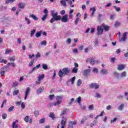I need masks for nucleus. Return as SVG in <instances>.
Listing matches in <instances>:
<instances>
[{
	"instance_id": "nucleus-1",
	"label": "nucleus",
	"mask_w": 128,
	"mask_h": 128,
	"mask_svg": "<svg viewBox=\"0 0 128 128\" xmlns=\"http://www.w3.org/2000/svg\"><path fill=\"white\" fill-rule=\"evenodd\" d=\"M51 14L52 18L50 20V24H52L53 22H58V20H61L62 22H68V14H66L62 18V16L60 15H58V12H55L54 10H52Z\"/></svg>"
},
{
	"instance_id": "nucleus-2",
	"label": "nucleus",
	"mask_w": 128,
	"mask_h": 128,
	"mask_svg": "<svg viewBox=\"0 0 128 128\" xmlns=\"http://www.w3.org/2000/svg\"><path fill=\"white\" fill-rule=\"evenodd\" d=\"M70 70L68 68H65L62 70L60 69L58 74L60 78H62L64 76H68L70 74Z\"/></svg>"
},
{
	"instance_id": "nucleus-3",
	"label": "nucleus",
	"mask_w": 128,
	"mask_h": 128,
	"mask_svg": "<svg viewBox=\"0 0 128 128\" xmlns=\"http://www.w3.org/2000/svg\"><path fill=\"white\" fill-rule=\"evenodd\" d=\"M86 64H88L90 62V64H92V66H94V62H96V60L94 58H88L86 60Z\"/></svg>"
},
{
	"instance_id": "nucleus-4",
	"label": "nucleus",
	"mask_w": 128,
	"mask_h": 128,
	"mask_svg": "<svg viewBox=\"0 0 128 128\" xmlns=\"http://www.w3.org/2000/svg\"><path fill=\"white\" fill-rule=\"evenodd\" d=\"M90 88H95V90H98L100 88V85L96 83H92L90 85Z\"/></svg>"
},
{
	"instance_id": "nucleus-5",
	"label": "nucleus",
	"mask_w": 128,
	"mask_h": 128,
	"mask_svg": "<svg viewBox=\"0 0 128 128\" xmlns=\"http://www.w3.org/2000/svg\"><path fill=\"white\" fill-rule=\"evenodd\" d=\"M97 34L98 36L100 34H102V32H104V28H102V26H98L97 28Z\"/></svg>"
},
{
	"instance_id": "nucleus-6",
	"label": "nucleus",
	"mask_w": 128,
	"mask_h": 128,
	"mask_svg": "<svg viewBox=\"0 0 128 128\" xmlns=\"http://www.w3.org/2000/svg\"><path fill=\"white\" fill-rule=\"evenodd\" d=\"M30 88L28 87L26 89L25 92V96H24V100H26L28 98V94H30Z\"/></svg>"
},
{
	"instance_id": "nucleus-7",
	"label": "nucleus",
	"mask_w": 128,
	"mask_h": 128,
	"mask_svg": "<svg viewBox=\"0 0 128 128\" xmlns=\"http://www.w3.org/2000/svg\"><path fill=\"white\" fill-rule=\"evenodd\" d=\"M91 71L92 70L90 69L84 70L83 76H86L88 74H89Z\"/></svg>"
},
{
	"instance_id": "nucleus-8",
	"label": "nucleus",
	"mask_w": 128,
	"mask_h": 128,
	"mask_svg": "<svg viewBox=\"0 0 128 128\" xmlns=\"http://www.w3.org/2000/svg\"><path fill=\"white\" fill-rule=\"evenodd\" d=\"M124 68H126L124 64H120L118 65V70H124Z\"/></svg>"
},
{
	"instance_id": "nucleus-9",
	"label": "nucleus",
	"mask_w": 128,
	"mask_h": 128,
	"mask_svg": "<svg viewBox=\"0 0 128 128\" xmlns=\"http://www.w3.org/2000/svg\"><path fill=\"white\" fill-rule=\"evenodd\" d=\"M114 78L116 80H120V73L116 72L114 74Z\"/></svg>"
},
{
	"instance_id": "nucleus-10",
	"label": "nucleus",
	"mask_w": 128,
	"mask_h": 128,
	"mask_svg": "<svg viewBox=\"0 0 128 128\" xmlns=\"http://www.w3.org/2000/svg\"><path fill=\"white\" fill-rule=\"evenodd\" d=\"M100 74H108V70H106V69H102L100 70Z\"/></svg>"
},
{
	"instance_id": "nucleus-11",
	"label": "nucleus",
	"mask_w": 128,
	"mask_h": 128,
	"mask_svg": "<svg viewBox=\"0 0 128 128\" xmlns=\"http://www.w3.org/2000/svg\"><path fill=\"white\" fill-rule=\"evenodd\" d=\"M26 6V4L20 2L18 4V8H24V6Z\"/></svg>"
},
{
	"instance_id": "nucleus-12",
	"label": "nucleus",
	"mask_w": 128,
	"mask_h": 128,
	"mask_svg": "<svg viewBox=\"0 0 128 128\" xmlns=\"http://www.w3.org/2000/svg\"><path fill=\"white\" fill-rule=\"evenodd\" d=\"M16 122H18V120H16L15 122H13L12 125V128H18V124H16Z\"/></svg>"
},
{
	"instance_id": "nucleus-13",
	"label": "nucleus",
	"mask_w": 128,
	"mask_h": 128,
	"mask_svg": "<svg viewBox=\"0 0 128 128\" xmlns=\"http://www.w3.org/2000/svg\"><path fill=\"white\" fill-rule=\"evenodd\" d=\"M44 86H40L38 90H37V94H40L44 92Z\"/></svg>"
},
{
	"instance_id": "nucleus-14",
	"label": "nucleus",
	"mask_w": 128,
	"mask_h": 128,
	"mask_svg": "<svg viewBox=\"0 0 128 128\" xmlns=\"http://www.w3.org/2000/svg\"><path fill=\"white\" fill-rule=\"evenodd\" d=\"M30 18H32L34 20H38V18L36 17V16H34V14H30Z\"/></svg>"
},
{
	"instance_id": "nucleus-15",
	"label": "nucleus",
	"mask_w": 128,
	"mask_h": 128,
	"mask_svg": "<svg viewBox=\"0 0 128 128\" xmlns=\"http://www.w3.org/2000/svg\"><path fill=\"white\" fill-rule=\"evenodd\" d=\"M66 0H62L60 2L63 6H66Z\"/></svg>"
},
{
	"instance_id": "nucleus-16",
	"label": "nucleus",
	"mask_w": 128,
	"mask_h": 128,
	"mask_svg": "<svg viewBox=\"0 0 128 128\" xmlns=\"http://www.w3.org/2000/svg\"><path fill=\"white\" fill-rule=\"evenodd\" d=\"M126 32H125L124 34H123V36L122 38V40H123V42H124L126 40Z\"/></svg>"
},
{
	"instance_id": "nucleus-17",
	"label": "nucleus",
	"mask_w": 128,
	"mask_h": 128,
	"mask_svg": "<svg viewBox=\"0 0 128 128\" xmlns=\"http://www.w3.org/2000/svg\"><path fill=\"white\" fill-rule=\"evenodd\" d=\"M124 104H122L118 108V110H124Z\"/></svg>"
},
{
	"instance_id": "nucleus-18",
	"label": "nucleus",
	"mask_w": 128,
	"mask_h": 128,
	"mask_svg": "<svg viewBox=\"0 0 128 128\" xmlns=\"http://www.w3.org/2000/svg\"><path fill=\"white\" fill-rule=\"evenodd\" d=\"M35 36H36V38H40V36H42V31L37 32L35 34Z\"/></svg>"
},
{
	"instance_id": "nucleus-19",
	"label": "nucleus",
	"mask_w": 128,
	"mask_h": 128,
	"mask_svg": "<svg viewBox=\"0 0 128 128\" xmlns=\"http://www.w3.org/2000/svg\"><path fill=\"white\" fill-rule=\"evenodd\" d=\"M102 26H103L106 32H108V30H110L109 26H108L106 25H104V24H102Z\"/></svg>"
},
{
	"instance_id": "nucleus-20",
	"label": "nucleus",
	"mask_w": 128,
	"mask_h": 128,
	"mask_svg": "<svg viewBox=\"0 0 128 128\" xmlns=\"http://www.w3.org/2000/svg\"><path fill=\"white\" fill-rule=\"evenodd\" d=\"M126 72L124 71L121 74V78H126Z\"/></svg>"
},
{
	"instance_id": "nucleus-21",
	"label": "nucleus",
	"mask_w": 128,
	"mask_h": 128,
	"mask_svg": "<svg viewBox=\"0 0 128 128\" xmlns=\"http://www.w3.org/2000/svg\"><path fill=\"white\" fill-rule=\"evenodd\" d=\"M62 104V100H58L56 102H55L54 104V106H58Z\"/></svg>"
},
{
	"instance_id": "nucleus-22",
	"label": "nucleus",
	"mask_w": 128,
	"mask_h": 128,
	"mask_svg": "<svg viewBox=\"0 0 128 128\" xmlns=\"http://www.w3.org/2000/svg\"><path fill=\"white\" fill-rule=\"evenodd\" d=\"M42 68H44V70H48V65L46 64H42Z\"/></svg>"
},
{
	"instance_id": "nucleus-23",
	"label": "nucleus",
	"mask_w": 128,
	"mask_h": 128,
	"mask_svg": "<svg viewBox=\"0 0 128 128\" xmlns=\"http://www.w3.org/2000/svg\"><path fill=\"white\" fill-rule=\"evenodd\" d=\"M25 20L27 24H30V20L27 17H25Z\"/></svg>"
},
{
	"instance_id": "nucleus-24",
	"label": "nucleus",
	"mask_w": 128,
	"mask_h": 128,
	"mask_svg": "<svg viewBox=\"0 0 128 128\" xmlns=\"http://www.w3.org/2000/svg\"><path fill=\"white\" fill-rule=\"evenodd\" d=\"M8 60L10 62H14V60H16V56H13L12 57H10L8 58Z\"/></svg>"
},
{
	"instance_id": "nucleus-25",
	"label": "nucleus",
	"mask_w": 128,
	"mask_h": 128,
	"mask_svg": "<svg viewBox=\"0 0 128 128\" xmlns=\"http://www.w3.org/2000/svg\"><path fill=\"white\" fill-rule=\"evenodd\" d=\"M36 29H34L30 31V36L32 38V36L36 34Z\"/></svg>"
},
{
	"instance_id": "nucleus-26",
	"label": "nucleus",
	"mask_w": 128,
	"mask_h": 128,
	"mask_svg": "<svg viewBox=\"0 0 128 128\" xmlns=\"http://www.w3.org/2000/svg\"><path fill=\"white\" fill-rule=\"evenodd\" d=\"M43 78H44V74H42L41 76H40L38 78V80H43Z\"/></svg>"
},
{
	"instance_id": "nucleus-27",
	"label": "nucleus",
	"mask_w": 128,
	"mask_h": 128,
	"mask_svg": "<svg viewBox=\"0 0 128 128\" xmlns=\"http://www.w3.org/2000/svg\"><path fill=\"white\" fill-rule=\"evenodd\" d=\"M3 70H4V72H8V70H10V67L6 66H4L3 68Z\"/></svg>"
},
{
	"instance_id": "nucleus-28",
	"label": "nucleus",
	"mask_w": 128,
	"mask_h": 128,
	"mask_svg": "<svg viewBox=\"0 0 128 128\" xmlns=\"http://www.w3.org/2000/svg\"><path fill=\"white\" fill-rule=\"evenodd\" d=\"M20 90H14L13 92V96H18V94H19Z\"/></svg>"
},
{
	"instance_id": "nucleus-29",
	"label": "nucleus",
	"mask_w": 128,
	"mask_h": 128,
	"mask_svg": "<svg viewBox=\"0 0 128 128\" xmlns=\"http://www.w3.org/2000/svg\"><path fill=\"white\" fill-rule=\"evenodd\" d=\"M78 69L77 68H74L72 70V72H73L74 74H76V72H78Z\"/></svg>"
},
{
	"instance_id": "nucleus-30",
	"label": "nucleus",
	"mask_w": 128,
	"mask_h": 128,
	"mask_svg": "<svg viewBox=\"0 0 128 128\" xmlns=\"http://www.w3.org/2000/svg\"><path fill=\"white\" fill-rule=\"evenodd\" d=\"M95 98H102V95L98 92H96L95 95Z\"/></svg>"
},
{
	"instance_id": "nucleus-31",
	"label": "nucleus",
	"mask_w": 128,
	"mask_h": 128,
	"mask_svg": "<svg viewBox=\"0 0 128 128\" xmlns=\"http://www.w3.org/2000/svg\"><path fill=\"white\" fill-rule=\"evenodd\" d=\"M82 84V80H80V79H79L77 82L78 86H80V84Z\"/></svg>"
},
{
	"instance_id": "nucleus-32",
	"label": "nucleus",
	"mask_w": 128,
	"mask_h": 128,
	"mask_svg": "<svg viewBox=\"0 0 128 128\" xmlns=\"http://www.w3.org/2000/svg\"><path fill=\"white\" fill-rule=\"evenodd\" d=\"M46 18H48V15H44L42 18V22H44V20H46Z\"/></svg>"
},
{
	"instance_id": "nucleus-33",
	"label": "nucleus",
	"mask_w": 128,
	"mask_h": 128,
	"mask_svg": "<svg viewBox=\"0 0 128 128\" xmlns=\"http://www.w3.org/2000/svg\"><path fill=\"white\" fill-rule=\"evenodd\" d=\"M49 98H50V100H54V98L56 97L54 96V94H52V95H50Z\"/></svg>"
},
{
	"instance_id": "nucleus-34",
	"label": "nucleus",
	"mask_w": 128,
	"mask_h": 128,
	"mask_svg": "<svg viewBox=\"0 0 128 128\" xmlns=\"http://www.w3.org/2000/svg\"><path fill=\"white\" fill-rule=\"evenodd\" d=\"M98 124L96 120L93 121L92 123L91 124L90 126H96Z\"/></svg>"
},
{
	"instance_id": "nucleus-35",
	"label": "nucleus",
	"mask_w": 128,
	"mask_h": 128,
	"mask_svg": "<svg viewBox=\"0 0 128 128\" xmlns=\"http://www.w3.org/2000/svg\"><path fill=\"white\" fill-rule=\"evenodd\" d=\"M66 122L64 121V119L62 120H61L62 126H64L66 125Z\"/></svg>"
},
{
	"instance_id": "nucleus-36",
	"label": "nucleus",
	"mask_w": 128,
	"mask_h": 128,
	"mask_svg": "<svg viewBox=\"0 0 128 128\" xmlns=\"http://www.w3.org/2000/svg\"><path fill=\"white\" fill-rule=\"evenodd\" d=\"M34 60H32L31 62L29 63V66H32L34 64Z\"/></svg>"
},
{
	"instance_id": "nucleus-37",
	"label": "nucleus",
	"mask_w": 128,
	"mask_h": 128,
	"mask_svg": "<svg viewBox=\"0 0 128 128\" xmlns=\"http://www.w3.org/2000/svg\"><path fill=\"white\" fill-rule=\"evenodd\" d=\"M94 46H98V40H96L94 41Z\"/></svg>"
},
{
	"instance_id": "nucleus-38",
	"label": "nucleus",
	"mask_w": 128,
	"mask_h": 128,
	"mask_svg": "<svg viewBox=\"0 0 128 128\" xmlns=\"http://www.w3.org/2000/svg\"><path fill=\"white\" fill-rule=\"evenodd\" d=\"M66 110H68V108H66L61 113V116H64V114H66Z\"/></svg>"
},
{
	"instance_id": "nucleus-39",
	"label": "nucleus",
	"mask_w": 128,
	"mask_h": 128,
	"mask_svg": "<svg viewBox=\"0 0 128 128\" xmlns=\"http://www.w3.org/2000/svg\"><path fill=\"white\" fill-rule=\"evenodd\" d=\"M49 116H50V118H52V120H54V114L52 112H51L50 114V115Z\"/></svg>"
},
{
	"instance_id": "nucleus-40",
	"label": "nucleus",
	"mask_w": 128,
	"mask_h": 128,
	"mask_svg": "<svg viewBox=\"0 0 128 128\" xmlns=\"http://www.w3.org/2000/svg\"><path fill=\"white\" fill-rule=\"evenodd\" d=\"M34 114L35 116H38V114H40V112H38V110L34 111Z\"/></svg>"
},
{
	"instance_id": "nucleus-41",
	"label": "nucleus",
	"mask_w": 128,
	"mask_h": 128,
	"mask_svg": "<svg viewBox=\"0 0 128 128\" xmlns=\"http://www.w3.org/2000/svg\"><path fill=\"white\" fill-rule=\"evenodd\" d=\"M6 116H7V115H6V113L3 114L2 115V118L3 120H6Z\"/></svg>"
},
{
	"instance_id": "nucleus-42",
	"label": "nucleus",
	"mask_w": 128,
	"mask_h": 128,
	"mask_svg": "<svg viewBox=\"0 0 128 128\" xmlns=\"http://www.w3.org/2000/svg\"><path fill=\"white\" fill-rule=\"evenodd\" d=\"M80 102H82V97L79 96L77 98V102H78V104H80Z\"/></svg>"
},
{
	"instance_id": "nucleus-43",
	"label": "nucleus",
	"mask_w": 128,
	"mask_h": 128,
	"mask_svg": "<svg viewBox=\"0 0 128 128\" xmlns=\"http://www.w3.org/2000/svg\"><path fill=\"white\" fill-rule=\"evenodd\" d=\"M74 80H76V76H74L71 79L72 84H74Z\"/></svg>"
},
{
	"instance_id": "nucleus-44",
	"label": "nucleus",
	"mask_w": 128,
	"mask_h": 128,
	"mask_svg": "<svg viewBox=\"0 0 128 128\" xmlns=\"http://www.w3.org/2000/svg\"><path fill=\"white\" fill-rule=\"evenodd\" d=\"M44 14H45V16H48V9L45 8L44 10Z\"/></svg>"
},
{
	"instance_id": "nucleus-45",
	"label": "nucleus",
	"mask_w": 128,
	"mask_h": 128,
	"mask_svg": "<svg viewBox=\"0 0 128 128\" xmlns=\"http://www.w3.org/2000/svg\"><path fill=\"white\" fill-rule=\"evenodd\" d=\"M62 96H56V100L58 101L60 100H62Z\"/></svg>"
},
{
	"instance_id": "nucleus-46",
	"label": "nucleus",
	"mask_w": 128,
	"mask_h": 128,
	"mask_svg": "<svg viewBox=\"0 0 128 128\" xmlns=\"http://www.w3.org/2000/svg\"><path fill=\"white\" fill-rule=\"evenodd\" d=\"M45 120H46V119L44 118L41 119L40 120V124H44Z\"/></svg>"
},
{
	"instance_id": "nucleus-47",
	"label": "nucleus",
	"mask_w": 128,
	"mask_h": 128,
	"mask_svg": "<svg viewBox=\"0 0 128 128\" xmlns=\"http://www.w3.org/2000/svg\"><path fill=\"white\" fill-rule=\"evenodd\" d=\"M24 122H28V116H26L24 119Z\"/></svg>"
},
{
	"instance_id": "nucleus-48",
	"label": "nucleus",
	"mask_w": 128,
	"mask_h": 128,
	"mask_svg": "<svg viewBox=\"0 0 128 128\" xmlns=\"http://www.w3.org/2000/svg\"><path fill=\"white\" fill-rule=\"evenodd\" d=\"M79 20H80V18H78V17L75 20L74 22H75L76 26L78 25V24Z\"/></svg>"
},
{
	"instance_id": "nucleus-49",
	"label": "nucleus",
	"mask_w": 128,
	"mask_h": 128,
	"mask_svg": "<svg viewBox=\"0 0 128 128\" xmlns=\"http://www.w3.org/2000/svg\"><path fill=\"white\" fill-rule=\"evenodd\" d=\"M14 108V106H12L11 107H10L8 110L9 112H12Z\"/></svg>"
},
{
	"instance_id": "nucleus-50",
	"label": "nucleus",
	"mask_w": 128,
	"mask_h": 128,
	"mask_svg": "<svg viewBox=\"0 0 128 128\" xmlns=\"http://www.w3.org/2000/svg\"><path fill=\"white\" fill-rule=\"evenodd\" d=\"M88 108L90 110H92L94 108V105H90L88 107Z\"/></svg>"
},
{
	"instance_id": "nucleus-51",
	"label": "nucleus",
	"mask_w": 128,
	"mask_h": 128,
	"mask_svg": "<svg viewBox=\"0 0 128 128\" xmlns=\"http://www.w3.org/2000/svg\"><path fill=\"white\" fill-rule=\"evenodd\" d=\"M74 102V98H72L70 100V101L69 102V104L70 105L72 104V102Z\"/></svg>"
},
{
	"instance_id": "nucleus-52",
	"label": "nucleus",
	"mask_w": 128,
	"mask_h": 128,
	"mask_svg": "<svg viewBox=\"0 0 128 128\" xmlns=\"http://www.w3.org/2000/svg\"><path fill=\"white\" fill-rule=\"evenodd\" d=\"M41 44L42 46H46V40H43L42 42H41Z\"/></svg>"
},
{
	"instance_id": "nucleus-53",
	"label": "nucleus",
	"mask_w": 128,
	"mask_h": 128,
	"mask_svg": "<svg viewBox=\"0 0 128 128\" xmlns=\"http://www.w3.org/2000/svg\"><path fill=\"white\" fill-rule=\"evenodd\" d=\"M28 57H29V58L32 60V58H34V54H32V55L30 54L28 55Z\"/></svg>"
},
{
	"instance_id": "nucleus-54",
	"label": "nucleus",
	"mask_w": 128,
	"mask_h": 128,
	"mask_svg": "<svg viewBox=\"0 0 128 128\" xmlns=\"http://www.w3.org/2000/svg\"><path fill=\"white\" fill-rule=\"evenodd\" d=\"M116 120H118V118H114L113 120H111L110 123L112 124V122H116Z\"/></svg>"
},
{
	"instance_id": "nucleus-55",
	"label": "nucleus",
	"mask_w": 128,
	"mask_h": 128,
	"mask_svg": "<svg viewBox=\"0 0 128 128\" xmlns=\"http://www.w3.org/2000/svg\"><path fill=\"white\" fill-rule=\"evenodd\" d=\"M36 58H40V52H38L37 54L36 55Z\"/></svg>"
},
{
	"instance_id": "nucleus-56",
	"label": "nucleus",
	"mask_w": 128,
	"mask_h": 128,
	"mask_svg": "<svg viewBox=\"0 0 128 128\" xmlns=\"http://www.w3.org/2000/svg\"><path fill=\"white\" fill-rule=\"evenodd\" d=\"M70 123L72 124V126H73V124H76V121H72V122H70Z\"/></svg>"
},
{
	"instance_id": "nucleus-57",
	"label": "nucleus",
	"mask_w": 128,
	"mask_h": 128,
	"mask_svg": "<svg viewBox=\"0 0 128 128\" xmlns=\"http://www.w3.org/2000/svg\"><path fill=\"white\" fill-rule=\"evenodd\" d=\"M20 104H22V101H20V102H16V104L17 106H19L20 105Z\"/></svg>"
},
{
	"instance_id": "nucleus-58",
	"label": "nucleus",
	"mask_w": 128,
	"mask_h": 128,
	"mask_svg": "<svg viewBox=\"0 0 128 128\" xmlns=\"http://www.w3.org/2000/svg\"><path fill=\"white\" fill-rule=\"evenodd\" d=\"M21 108H22V110H24V108H26V106L24 105V102H22L21 104Z\"/></svg>"
},
{
	"instance_id": "nucleus-59",
	"label": "nucleus",
	"mask_w": 128,
	"mask_h": 128,
	"mask_svg": "<svg viewBox=\"0 0 128 128\" xmlns=\"http://www.w3.org/2000/svg\"><path fill=\"white\" fill-rule=\"evenodd\" d=\"M93 72H96V74H98V68H94L93 70Z\"/></svg>"
},
{
	"instance_id": "nucleus-60",
	"label": "nucleus",
	"mask_w": 128,
	"mask_h": 128,
	"mask_svg": "<svg viewBox=\"0 0 128 128\" xmlns=\"http://www.w3.org/2000/svg\"><path fill=\"white\" fill-rule=\"evenodd\" d=\"M90 10H92V12H96V8L92 7L90 8Z\"/></svg>"
},
{
	"instance_id": "nucleus-61",
	"label": "nucleus",
	"mask_w": 128,
	"mask_h": 128,
	"mask_svg": "<svg viewBox=\"0 0 128 128\" xmlns=\"http://www.w3.org/2000/svg\"><path fill=\"white\" fill-rule=\"evenodd\" d=\"M67 44H70L72 42V40L70 38H68L66 40Z\"/></svg>"
},
{
	"instance_id": "nucleus-62",
	"label": "nucleus",
	"mask_w": 128,
	"mask_h": 128,
	"mask_svg": "<svg viewBox=\"0 0 128 128\" xmlns=\"http://www.w3.org/2000/svg\"><path fill=\"white\" fill-rule=\"evenodd\" d=\"M66 2H68L69 4H72V0H66Z\"/></svg>"
},
{
	"instance_id": "nucleus-63",
	"label": "nucleus",
	"mask_w": 128,
	"mask_h": 128,
	"mask_svg": "<svg viewBox=\"0 0 128 128\" xmlns=\"http://www.w3.org/2000/svg\"><path fill=\"white\" fill-rule=\"evenodd\" d=\"M112 6V3H108L105 6L106 8H110Z\"/></svg>"
},
{
	"instance_id": "nucleus-64",
	"label": "nucleus",
	"mask_w": 128,
	"mask_h": 128,
	"mask_svg": "<svg viewBox=\"0 0 128 128\" xmlns=\"http://www.w3.org/2000/svg\"><path fill=\"white\" fill-rule=\"evenodd\" d=\"M68 128H74V127L72 126V124H71L70 122H69Z\"/></svg>"
}]
</instances>
